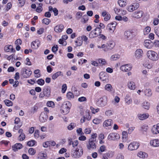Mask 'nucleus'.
<instances>
[{"mask_svg": "<svg viewBox=\"0 0 159 159\" xmlns=\"http://www.w3.org/2000/svg\"><path fill=\"white\" fill-rule=\"evenodd\" d=\"M90 111L88 110H86L84 113L83 116L87 120H89L91 119V117L90 115Z\"/></svg>", "mask_w": 159, "mask_h": 159, "instance_id": "obj_27", "label": "nucleus"}, {"mask_svg": "<svg viewBox=\"0 0 159 159\" xmlns=\"http://www.w3.org/2000/svg\"><path fill=\"white\" fill-rule=\"evenodd\" d=\"M132 68V66L130 64H126L121 66L120 70L123 72H127L129 71Z\"/></svg>", "mask_w": 159, "mask_h": 159, "instance_id": "obj_9", "label": "nucleus"}, {"mask_svg": "<svg viewBox=\"0 0 159 159\" xmlns=\"http://www.w3.org/2000/svg\"><path fill=\"white\" fill-rule=\"evenodd\" d=\"M128 132L125 131H124L122 133V137L123 139H126L127 138L128 135Z\"/></svg>", "mask_w": 159, "mask_h": 159, "instance_id": "obj_63", "label": "nucleus"}, {"mask_svg": "<svg viewBox=\"0 0 159 159\" xmlns=\"http://www.w3.org/2000/svg\"><path fill=\"white\" fill-rule=\"evenodd\" d=\"M108 102L107 97L105 95L102 96L99 98L97 101V105L100 107H104L106 106Z\"/></svg>", "mask_w": 159, "mask_h": 159, "instance_id": "obj_4", "label": "nucleus"}, {"mask_svg": "<svg viewBox=\"0 0 159 159\" xmlns=\"http://www.w3.org/2000/svg\"><path fill=\"white\" fill-rule=\"evenodd\" d=\"M4 102H5V105L7 106H11L13 105L12 102L11 101L8 99L5 100L4 101Z\"/></svg>", "mask_w": 159, "mask_h": 159, "instance_id": "obj_45", "label": "nucleus"}, {"mask_svg": "<svg viewBox=\"0 0 159 159\" xmlns=\"http://www.w3.org/2000/svg\"><path fill=\"white\" fill-rule=\"evenodd\" d=\"M42 23H44V24L48 25L49 24V23L51 22V20L50 19L45 18H44L42 21Z\"/></svg>", "mask_w": 159, "mask_h": 159, "instance_id": "obj_53", "label": "nucleus"}, {"mask_svg": "<svg viewBox=\"0 0 159 159\" xmlns=\"http://www.w3.org/2000/svg\"><path fill=\"white\" fill-rule=\"evenodd\" d=\"M151 28L149 26L146 27L143 30V32L144 35H146L148 34L151 30Z\"/></svg>", "mask_w": 159, "mask_h": 159, "instance_id": "obj_49", "label": "nucleus"}, {"mask_svg": "<svg viewBox=\"0 0 159 159\" xmlns=\"http://www.w3.org/2000/svg\"><path fill=\"white\" fill-rule=\"evenodd\" d=\"M125 101L126 104L129 105L132 103V100L129 95H127L125 98Z\"/></svg>", "mask_w": 159, "mask_h": 159, "instance_id": "obj_34", "label": "nucleus"}, {"mask_svg": "<svg viewBox=\"0 0 159 159\" xmlns=\"http://www.w3.org/2000/svg\"><path fill=\"white\" fill-rule=\"evenodd\" d=\"M32 74V72L30 70L25 69V71L23 73L24 77L25 78H27L29 77Z\"/></svg>", "mask_w": 159, "mask_h": 159, "instance_id": "obj_35", "label": "nucleus"}, {"mask_svg": "<svg viewBox=\"0 0 159 159\" xmlns=\"http://www.w3.org/2000/svg\"><path fill=\"white\" fill-rule=\"evenodd\" d=\"M76 126V124L74 123H71L67 127V129L69 130H72Z\"/></svg>", "mask_w": 159, "mask_h": 159, "instance_id": "obj_48", "label": "nucleus"}, {"mask_svg": "<svg viewBox=\"0 0 159 159\" xmlns=\"http://www.w3.org/2000/svg\"><path fill=\"white\" fill-rule=\"evenodd\" d=\"M152 133L153 134H157L159 133V123L154 125L151 129Z\"/></svg>", "mask_w": 159, "mask_h": 159, "instance_id": "obj_17", "label": "nucleus"}, {"mask_svg": "<svg viewBox=\"0 0 159 159\" xmlns=\"http://www.w3.org/2000/svg\"><path fill=\"white\" fill-rule=\"evenodd\" d=\"M113 123V121L111 119L106 120L103 122V126L104 128H109L111 127Z\"/></svg>", "mask_w": 159, "mask_h": 159, "instance_id": "obj_12", "label": "nucleus"}, {"mask_svg": "<svg viewBox=\"0 0 159 159\" xmlns=\"http://www.w3.org/2000/svg\"><path fill=\"white\" fill-rule=\"evenodd\" d=\"M47 157V154L45 152H39L38 154V159H43L46 158Z\"/></svg>", "mask_w": 159, "mask_h": 159, "instance_id": "obj_33", "label": "nucleus"}, {"mask_svg": "<svg viewBox=\"0 0 159 159\" xmlns=\"http://www.w3.org/2000/svg\"><path fill=\"white\" fill-rule=\"evenodd\" d=\"M82 41L80 38H79L75 41V45L76 46H80L82 44Z\"/></svg>", "mask_w": 159, "mask_h": 159, "instance_id": "obj_36", "label": "nucleus"}, {"mask_svg": "<svg viewBox=\"0 0 159 159\" xmlns=\"http://www.w3.org/2000/svg\"><path fill=\"white\" fill-rule=\"evenodd\" d=\"M118 3L121 7H124L127 4V0H118Z\"/></svg>", "mask_w": 159, "mask_h": 159, "instance_id": "obj_31", "label": "nucleus"}, {"mask_svg": "<svg viewBox=\"0 0 159 159\" xmlns=\"http://www.w3.org/2000/svg\"><path fill=\"white\" fill-rule=\"evenodd\" d=\"M58 42L59 44H61L62 45L64 46H65L67 44V43L66 42L62 39H60L59 40Z\"/></svg>", "mask_w": 159, "mask_h": 159, "instance_id": "obj_54", "label": "nucleus"}, {"mask_svg": "<svg viewBox=\"0 0 159 159\" xmlns=\"http://www.w3.org/2000/svg\"><path fill=\"white\" fill-rule=\"evenodd\" d=\"M90 109L91 110L93 114H95L98 112L99 110V108H97L95 109L92 107H90Z\"/></svg>", "mask_w": 159, "mask_h": 159, "instance_id": "obj_60", "label": "nucleus"}, {"mask_svg": "<svg viewBox=\"0 0 159 159\" xmlns=\"http://www.w3.org/2000/svg\"><path fill=\"white\" fill-rule=\"evenodd\" d=\"M124 35L127 39H131L133 37V32L128 31H125L124 33Z\"/></svg>", "mask_w": 159, "mask_h": 159, "instance_id": "obj_22", "label": "nucleus"}, {"mask_svg": "<svg viewBox=\"0 0 159 159\" xmlns=\"http://www.w3.org/2000/svg\"><path fill=\"white\" fill-rule=\"evenodd\" d=\"M106 147L104 145L101 146L100 148L98 150V152L99 153H101V152H104L106 150Z\"/></svg>", "mask_w": 159, "mask_h": 159, "instance_id": "obj_64", "label": "nucleus"}, {"mask_svg": "<svg viewBox=\"0 0 159 159\" xmlns=\"http://www.w3.org/2000/svg\"><path fill=\"white\" fill-rule=\"evenodd\" d=\"M148 126L146 125H144L141 126L140 129V130L143 132H147L148 129Z\"/></svg>", "mask_w": 159, "mask_h": 159, "instance_id": "obj_50", "label": "nucleus"}, {"mask_svg": "<svg viewBox=\"0 0 159 159\" xmlns=\"http://www.w3.org/2000/svg\"><path fill=\"white\" fill-rule=\"evenodd\" d=\"M22 41L20 39H17L15 42V44L16 46V50H20V45L21 44Z\"/></svg>", "mask_w": 159, "mask_h": 159, "instance_id": "obj_32", "label": "nucleus"}, {"mask_svg": "<svg viewBox=\"0 0 159 159\" xmlns=\"http://www.w3.org/2000/svg\"><path fill=\"white\" fill-rule=\"evenodd\" d=\"M143 106L144 108L148 110L150 107L149 103L147 102H144L143 103Z\"/></svg>", "mask_w": 159, "mask_h": 159, "instance_id": "obj_41", "label": "nucleus"}, {"mask_svg": "<svg viewBox=\"0 0 159 159\" xmlns=\"http://www.w3.org/2000/svg\"><path fill=\"white\" fill-rule=\"evenodd\" d=\"M101 121V119L98 118H95L93 120V123L95 124H98Z\"/></svg>", "mask_w": 159, "mask_h": 159, "instance_id": "obj_61", "label": "nucleus"}, {"mask_svg": "<svg viewBox=\"0 0 159 159\" xmlns=\"http://www.w3.org/2000/svg\"><path fill=\"white\" fill-rule=\"evenodd\" d=\"M42 6L43 4L42 3H39V6L37 7L36 9V11L38 13L41 12L43 10Z\"/></svg>", "mask_w": 159, "mask_h": 159, "instance_id": "obj_43", "label": "nucleus"}, {"mask_svg": "<svg viewBox=\"0 0 159 159\" xmlns=\"http://www.w3.org/2000/svg\"><path fill=\"white\" fill-rule=\"evenodd\" d=\"M47 106L48 107L53 108L55 106V104L54 102L52 101H48L47 103Z\"/></svg>", "mask_w": 159, "mask_h": 159, "instance_id": "obj_52", "label": "nucleus"}, {"mask_svg": "<svg viewBox=\"0 0 159 159\" xmlns=\"http://www.w3.org/2000/svg\"><path fill=\"white\" fill-rule=\"evenodd\" d=\"M143 54L142 50H136L135 52V56L137 59H139L141 57Z\"/></svg>", "mask_w": 159, "mask_h": 159, "instance_id": "obj_30", "label": "nucleus"}, {"mask_svg": "<svg viewBox=\"0 0 159 159\" xmlns=\"http://www.w3.org/2000/svg\"><path fill=\"white\" fill-rule=\"evenodd\" d=\"M116 23L114 22L108 24L107 26V29L111 32V33H113L116 29Z\"/></svg>", "mask_w": 159, "mask_h": 159, "instance_id": "obj_8", "label": "nucleus"}, {"mask_svg": "<svg viewBox=\"0 0 159 159\" xmlns=\"http://www.w3.org/2000/svg\"><path fill=\"white\" fill-rule=\"evenodd\" d=\"M83 153V150L82 146L79 145L78 147L71 152V156L74 158H79L81 157Z\"/></svg>", "mask_w": 159, "mask_h": 159, "instance_id": "obj_1", "label": "nucleus"}, {"mask_svg": "<svg viewBox=\"0 0 159 159\" xmlns=\"http://www.w3.org/2000/svg\"><path fill=\"white\" fill-rule=\"evenodd\" d=\"M138 157L140 158L144 159L148 157V154L145 152L142 151L139 152L137 154Z\"/></svg>", "mask_w": 159, "mask_h": 159, "instance_id": "obj_24", "label": "nucleus"}, {"mask_svg": "<svg viewBox=\"0 0 159 159\" xmlns=\"http://www.w3.org/2000/svg\"><path fill=\"white\" fill-rule=\"evenodd\" d=\"M128 88L130 90H134L136 86L135 83L133 81H130L128 82L127 84Z\"/></svg>", "mask_w": 159, "mask_h": 159, "instance_id": "obj_20", "label": "nucleus"}, {"mask_svg": "<svg viewBox=\"0 0 159 159\" xmlns=\"http://www.w3.org/2000/svg\"><path fill=\"white\" fill-rule=\"evenodd\" d=\"M40 70L39 69L35 70L34 71V73L35 75V77L37 78H38L40 76V75L39 73Z\"/></svg>", "mask_w": 159, "mask_h": 159, "instance_id": "obj_62", "label": "nucleus"}, {"mask_svg": "<svg viewBox=\"0 0 159 159\" xmlns=\"http://www.w3.org/2000/svg\"><path fill=\"white\" fill-rule=\"evenodd\" d=\"M102 30L98 27H96L92 30L89 34V37L90 38L96 37L100 34L102 33Z\"/></svg>", "mask_w": 159, "mask_h": 159, "instance_id": "obj_5", "label": "nucleus"}, {"mask_svg": "<svg viewBox=\"0 0 159 159\" xmlns=\"http://www.w3.org/2000/svg\"><path fill=\"white\" fill-rule=\"evenodd\" d=\"M88 20V18L86 15H84L83 16V18L81 19V21L84 23H86Z\"/></svg>", "mask_w": 159, "mask_h": 159, "instance_id": "obj_58", "label": "nucleus"}, {"mask_svg": "<svg viewBox=\"0 0 159 159\" xmlns=\"http://www.w3.org/2000/svg\"><path fill=\"white\" fill-rule=\"evenodd\" d=\"M66 97L68 99L70 100L74 98V95L72 92H69L67 93Z\"/></svg>", "mask_w": 159, "mask_h": 159, "instance_id": "obj_40", "label": "nucleus"}, {"mask_svg": "<svg viewBox=\"0 0 159 159\" xmlns=\"http://www.w3.org/2000/svg\"><path fill=\"white\" fill-rule=\"evenodd\" d=\"M100 79L102 81H107L108 80L107 74L104 72H101L99 74Z\"/></svg>", "mask_w": 159, "mask_h": 159, "instance_id": "obj_13", "label": "nucleus"}, {"mask_svg": "<svg viewBox=\"0 0 159 159\" xmlns=\"http://www.w3.org/2000/svg\"><path fill=\"white\" fill-rule=\"evenodd\" d=\"M149 115L148 113L143 114H139L138 115V119L140 120H144L148 118Z\"/></svg>", "mask_w": 159, "mask_h": 159, "instance_id": "obj_21", "label": "nucleus"}, {"mask_svg": "<svg viewBox=\"0 0 159 159\" xmlns=\"http://www.w3.org/2000/svg\"><path fill=\"white\" fill-rule=\"evenodd\" d=\"M145 47L148 49H151L153 46V43L150 40L146 39L144 44Z\"/></svg>", "mask_w": 159, "mask_h": 159, "instance_id": "obj_18", "label": "nucleus"}, {"mask_svg": "<svg viewBox=\"0 0 159 159\" xmlns=\"http://www.w3.org/2000/svg\"><path fill=\"white\" fill-rule=\"evenodd\" d=\"M119 134L116 133H110L108 136V139L109 140H113L118 139H120Z\"/></svg>", "mask_w": 159, "mask_h": 159, "instance_id": "obj_7", "label": "nucleus"}, {"mask_svg": "<svg viewBox=\"0 0 159 159\" xmlns=\"http://www.w3.org/2000/svg\"><path fill=\"white\" fill-rule=\"evenodd\" d=\"M145 95L147 97H150L152 95V92L151 89L149 88H146L144 91Z\"/></svg>", "mask_w": 159, "mask_h": 159, "instance_id": "obj_26", "label": "nucleus"}, {"mask_svg": "<svg viewBox=\"0 0 159 159\" xmlns=\"http://www.w3.org/2000/svg\"><path fill=\"white\" fill-rule=\"evenodd\" d=\"M71 106V103L69 101L64 102L61 107V113L63 115L68 114L70 112Z\"/></svg>", "mask_w": 159, "mask_h": 159, "instance_id": "obj_2", "label": "nucleus"}, {"mask_svg": "<svg viewBox=\"0 0 159 159\" xmlns=\"http://www.w3.org/2000/svg\"><path fill=\"white\" fill-rule=\"evenodd\" d=\"M48 118L47 114L44 112L41 113L39 117V120L42 123L46 121Z\"/></svg>", "mask_w": 159, "mask_h": 159, "instance_id": "obj_11", "label": "nucleus"}, {"mask_svg": "<svg viewBox=\"0 0 159 159\" xmlns=\"http://www.w3.org/2000/svg\"><path fill=\"white\" fill-rule=\"evenodd\" d=\"M43 92L44 93V94L45 95V96L48 98L50 97V89L47 87V88H44L43 90Z\"/></svg>", "mask_w": 159, "mask_h": 159, "instance_id": "obj_29", "label": "nucleus"}, {"mask_svg": "<svg viewBox=\"0 0 159 159\" xmlns=\"http://www.w3.org/2000/svg\"><path fill=\"white\" fill-rule=\"evenodd\" d=\"M22 147V145L21 143H16L12 147V150L14 151H16L18 150L21 148Z\"/></svg>", "mask_w": 159, "mask_h": 159, "instance_id": "obj_25", "label": "nucleus"}, {"mask_svg": "<svg viewBox=\"0 0 159 159\" xmlns=\"http://www.w3.org/2000/svg\"><path fill=\"white\" fill-rule=\"evenodd\" d=\"M25 138V135L24 134H20L18 137V139L20 141H23Z\"/></svg>", "mask_w": 159, "mask_h": 159, "instance_id": "obj_56", "label": "nucleus"}, {"mask_svg": "<svg viewBox=\"0 0 159 159\" xmlns=\"http://www.w3.org/2000/svg\"><path fill=\"white\" fill-rule=\"evenodd\" d=\"M35 143V141L34 140H31L27 143V145L30 146H33L34 145Z\"/></svg>", "mask_w": 159, "mask_h": 159, "instance_id": "obj_59", "label": "nucleus"}, {"mask_svg": "<svg viewBox=\"0 0 159 159\" xmlns=\"http://www.w3.org/2000/svg\"><path fill=\"white\" fill-rule=\"evenodd\" d=\"M97 134L96 133H93L91 134L90 138L89 140L95 141Z\"/></svg>", "mask_w": 159, "mask_h": 159, "instance_id": "obj_39", "label": "nucleus"}, {"mask_svg": "<svg viewBox=\"0 0 159 159\" xmlns=\"http://www.w3.org/2000/svg\"><path fill=\"white\" fill-rule=\"evenodd\" d=\"M64 29V25L62 24H60L54 27V30L57 33H60Z\"/></svg>", "mask_w": 159, "mask_h": 159, "instance_id": "obj_16", "label": "nucleus"}, {"mask_svg": "<svg viewBox=\"0 0 159 159\" xmlns=\"http://www.w3.org/2000/svg\"><path fill=\"white\" fill-rule=\"evenodd\" d=\"M107 44L109 45V46H107V49L108 50H111L115 46L114 43L112 41H110L108 43H107Z\"/></svg>", "mask_w": 159, "mask_h": 159, "instance_id": "obj_38", "label": "nucleus"}, {"mask_svg": "<svg viewBox=\"0 0 159 159\" xmlns=\"http://www.w3.org/2000/svg\"><path fill=\"white\" fill-rule=\"evenodd\" d=\"M120 56L118 54L112 55L111 57V60L112 61L116 60L120 58Z\"/></svg>", "mask_w": 159, "mask_h": 159, "instance_id": "obj_44", "label": "nucleus"}, {"mask_svg": "<svg viewBox=\"0 0 159 159\" xmlns=\"http://www.w3.org/2000/svg\"><path fill=\"white\" fill-rule=\"evenodd\" d=\"M139 146V142H133L130 143L128 145V149L130 151H133L137 149Z\"/></svg>", "mask_w": 159, "mask_h": 159, "instance_id": "obj_6", "label": "nucleus"}, {"mask_svg": "<svg viewBox=\"0 0 159 159\" xmlns=\"http://www.w3.org/2000/svg\"><path fill=\"white\" fill-rule=\"evenodd\" d=\"M127 10L129 12H132L136 9L133 4H132L128 6Z\"/></svg>", "mask_w": 159, "mask_h": 159, "instance_id": "obj_51", "label": "nucleus"}, {"mask_svg": "<svg viewBox=\"0 0 159 159\" xmlns=\"http://www.w3.org/2000/svg\"><path fill=\"white\" fill-rule=\"evenodd\" d=\"M37 82L39 85H43L44 84V81L42 79H40L37 81Z\"/></svg>", "mask_w": 159, "mask_h": 159, "instance_id": "obj_57", "label": "nucleus"}, {"mask_svg": "<svg viewBox=\"0 0 159 159\" xmlns=\"http://www.w3.org/2000/svg\"><path fill=\"white\" fill-rule=\"evenodd\" d=\"M113 87L111 85L109 84H106L104 87V90L108 92H111L113 90Z\"/></svg>", "mask_w": 159, "mask_h": 159, "instance_id": "obj_28", "label": "nucleus"}, {"mask_svg": "<svg viewBox=\"0 0 159 159\" xmlns=\"http://www.w3.org/2000/svg\"><path fill=\"white\" fill-rule=\"evenodd\" d=\"M143 12L142 11H138L133 13L132 14L133 17L139 19L143 16Z\"/></svg>", "mask_w": 159, "mask_h": 159, "instance_id": "obj_10", "label": "nucleus"}, {"mask_svg": "<svg viewBox=\"0 0 159 159\" xmlns=\"http://www.w3.org/2000/svg\"><path fill=\"white\" fill-rule=\"evenodd\" d=\"M40 43L39 40H36L31 43V46L33 49H37L39 47Z\"/></svg>", "mask_w": 159, "mask_h": 159, "instance_id": "obj_23", "label": "nucleus"}, {"mask_svg": "<svg viewBox=\"0 0 159 159\" xmlns=\"http://www.w3.org/2000/svg\"><path fill=\"white\" fill-rule=\"evenodd\" d=\"M143 65L145 68L149 69H152L153 67L152 64L149 60H148L144 61Z\"/></svg>", "mask_w": 159, "mask_h": 159, "instance_id": "obj_19", "label": "nucleus"}, {"mask_svg": "<svg viewBox=\"0 0 159 159\" xmlns=\"http://www.w3.org/2000/svg\"><path fill=\"white\" fill-rule=\"evenodd\" d=\"M98 61L99 63L101 64L102 66L105 65L107 64V62L104 59H99Z\"/></svg>", "mask_w": 159, "mask_h": 159, "instance_id": "obj_46", "label": "nucleus"}, {"mask_svg": "<svg viewBox=\"0 0 159 159\" xmlns=\"http://www.w3.org/2000/svg\"><path fill=\"white\" fill-rule=\"evenodd\" d=\"M61 73H62L61 71H58L53 74L52 77V79L53 80H55L59 76L63 75Z\"/></svg>", "mask_w": 159, "mask_h": 159, "instance_id": "obj_37", "label": "nucleus"}, {"mask_svg": "<svg viewBox=\"0 0 159 159\" xmlns=\"http://www.w3.org/2000/svg\"><path fill=\"white\" fill-rule=\"evenodd\" d=\"M83 15V13L80 11H78L75 15V18L77 20L80 19Z\"/></svg>", "mask_w": 159, "mask_h": 159, "instance_id": "obj_42", "label": "nucleus"}, {"mask_svg": "<svg viewBox=\"0 0 159 159\" xmlns=\"http://www.w3.org/2000/svg\"><path fill=\"white\" fill-rule=\"evenodd\" d=\"M121 9H120V8L116 7L114 9V10L116 14L118 15H120V13L121 12Z\"/></svg>", "mask_w": 159, "mask_h": 159, "instance_id": "obj_47", "label": "nucleus"}, {"mask_svg": "<svg viewBox=\"0 0 159 159\" xmlns=\"http://www.w3.org/2000/svg\"><path fill=\"white\" fill-rule=\"evenodd\" d=\"M147 56L150 60L153 61H156L158 59L157 53L153 50H148L147 52Z\"/></svg>", "mask_w": 159, "mask_h": 159, "instance_id": "obj_3", "label": "nucleus"}, {"mask_svg": "<svg viewBox=\"0 0 159 159\" xmlns=\"http://www.w3.org/2000/svg\"><path fill=\"white\" fill-rule=\"evenodd\" d=\"M28 152L29 154L32 155H34L36 153V151L35 150L32 148H30Z\"/></svg>", "mask_w": 159, "mask_h": 159, "instance_id": "obj_55", "label": "nucleus"}, {"mask_svg": "<svg viewBox=\"0 0 159 159\" xmlns=\"http://www.w3.org/2000/svg\"><path fill=\"white\" fill-rule=\"evenodd\" d=\"M150 145L154 147H157L159 146V139H154L151 140L150 141Z\"/></svg>", "mask_w": 159, "mask_h": 159, "instance_id": "obj_15", "label": "nucleus"}, {"mask_svg": "<svg viewBox=\"0 0 159 159\" xmlns=\"http://www.w3.org/2000/svg\"><path fill=\"white\" fill-rule=\"evenodd\" d=\"M95 142L89 140V143L87 146V148L88 149H94L96 148V145L94 143Z\"/></svg>", "mask_w": 159, "mask_h": 159, "instance_id": "obj_14", "label": "nucleus"}]
</instances>
